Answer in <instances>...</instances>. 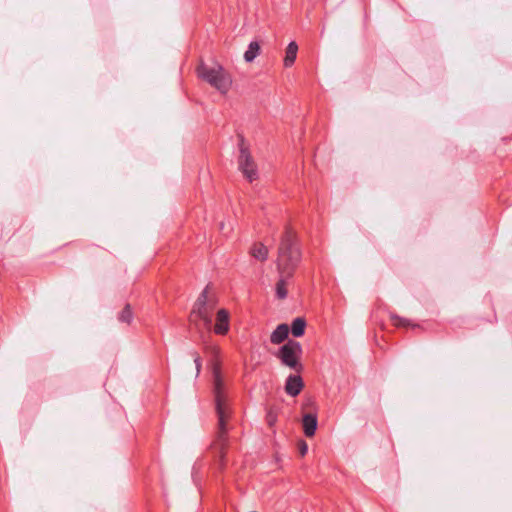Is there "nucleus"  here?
Masks as SVG:
<instances>
[{
  "mask_svg": "<svg viewBox=\"0 0 512 512\" xmlns=\"http://www.w3.org/2000/svg\"><path fill=\"white\" fill-rule=\"evenodd\" d=\"M298 450L301 456H305L308 452V445L304 440L298 442Z\"/></svg>",
  "mask_w": 512,
  "mask_h": 512,
  "instance_id": "nucleus-19",
  "label": "nucleus"
},
{
  "mask_svg": "<svg viewBox=\"0 0 512 512\" xmlns=\"http://www.w3.org/2000/svg\"><path fill=\"white\" fill-rule=\"evenodd\" d=\"M210 286L207 285L198 296L197 300L193 305L191 312V318L197 317L202 322L204 327L210 331L212 329V316L213 311L217 305V298L215 295L210 294Z\"/></svg>",
  "mask_w": 512,
  "mask_h": 512,
  "instance_id": "nucleus-4",
  "label": "nucleus"
},
{
  "mask_svg": "<svg viewBox=\"0 0 512 512\" xmlns=\"http://www.w3.org/2000/svg\"><path fill=\"white\" fill-rule=\"evenodd\" d=\"M194 363H195V366H196L197 374H199L200 370H201V367H202V364H201V358H200V356L198 354H195Z\"/></svg>",
  "mask_w": 512,
  "mask_h": 512,
  "instance_id": "nucleus-20",
  "label": "nucleus"
},
{
  "mask_svg": "<svg viewBox=\"0 0 512 512\" xmlns=\"http://www.w3.org/2000/svg\"><path fill=\"white\" fill-rule=\"evenodd\" d=\"M230 329V314L226 309L218 310L216 314V323L213 331L217 335H226Z\"/></svg>",
  "mask_w": 512,
  "mask_h": 512,
  "instance_id": "nucleus-7",
  "label": "nucleus"
},
{
  "mask_svg": "<svg viewBox=\"0 0 512 512\" xmlns=\"http://www.w3.org/2000/svg\"><path fill=\"white\" fill-rule=\"evenodd\" d=\"M249 254L256 260L265 262L268 258L269 251L263 243L256 242L251 246Z\"/></svg>",
  "mask_w": 512,
  "mask_h": 512,
  "instance_id": "nucleus-12",
  "label": "nucleus"
},
{
  "mask_svg": "<svg viewBox=\"0 0 512 512\" xmlns=\"http://www.w3.org/2000/svg\"><path fill=\"white\" fill-rule=\"evenodd\" d=\"M133 319V312L130 304H126L125 307L118 315V320L122 323L130 324Z\"/></svg>",
  "mask_w": 512,
  "mask_h": 512,
  "instance_id": "nucleus-17",
  "label": "nucleus"
},
{
  "mask_svg": "<svg viewBox=\"0 0 512 512\" xmlns=\"http://www.w3.org/2000/svg\"><path fill=\"white\" fill-rule=\"evenodd\" d=\"M318 426V419L316 413H306L302 418V428L306 437L315 435Z\"/></svg>",
  "mask_w": 512,
  "mask_h": 512,
  "instance_id": "nucleus-10",
  "label": "nucleus"
},
{
  "mask_svg": "<svg viewBox=\"0 0 512 512\" xmlns=\"http://www.w3.org/2000/svg\"><path fill=\"white\" fill-rule=\"evenodd\" d=\"M390 319H391L393 325H395L396 327H404V328H407V327H411V328L417 327L418 328L419 327L418 324H413L409 319L403 318L394 313L390 314Z\"/></svg>",
  "mask_w": 512,
  "mask_h": 512,
  "instance_id": "nucleus-16",
  "label": "nucleus"
},
{
  "mask_svg": "<svg viewBox=\"0 0 512 512\" xmlns=\"http://www.w3.org/2000/svg\"><path fill=\"white\" fill-rule=\"evenodd\" d=\"M301 258L297 235L290 227H286L278 246L277 270L288 271L291 274V271L296 270Z\"/></svg>",
  "mask_w": 512,
  "mask_h": 512,
  "instance_id": "nucleus-2",
  "label": "nucleus"
},
{
  "mask_svg": "<svg viewBox=\"0 0 512 512\" xmlns=\"http://www.w3.org/2000/svg\"><path fill=\"white\" fill-rule=\"evenodd\" d=\"M297 52H298L297 43L295 41H291L286 48V54H285V58H284V66L285 67H291L294 64L296 57H297Z\"/></svg>",
  "mask_w": 512,
  "mask_h": 512,
  "instance_id": "nucleus-13",
  "label": "nucleus"
},
{
  "mask_svg": "<svg viewBox=\"0 0 512 512\" xmlns=\"http://www.w3.org/2000/svg\"><path fill=\"white\" fill-rule=\"evenodd\" d=\"M196 71L199 78L206 81L223 94L227 93L231 87L232 80L229 74L219 64L208 66L204 62H201L197 66Z\"/></svg>",
  "mask_w": 512,
  "mask_h": 512,
  "instance_id": "nucleus-3",
  "label": "nucleus"
},
{
  "mask_svg": "<svg viewBox=\"0 0 512 512\" xmlns=\"http://www.w3.org/2000/svg\"><path fill=\"white\" fill-rule=\"evenodd\" d=\"M304 387V382L300 375L291 374L287 377L285 383V392L292 397L299 395Z\"/></svg>",
  "mask_w": 512,
  "mask_h": 512,
  "instance_id": "nucleus-9",
  "label": "nucleus"
},
{
  "mask_svg": "<svg viewBox=\"0 0 512 512\" xmlns=\"http://www.w3.org/2000/svg\"><path fill=\"white\" fill-rule=\"evenodd\" d=\"M214 397L218 417V430L215 439L210 445V450L213 453L218 468L223 470L226 466V448L228 446L227 421L229 419V412L223 392V382L218 369L214 370Z\"/></svg>",
  "mask_w": 512,
  "mask_h": 512,
  "instance_id": "nucleus-1",
  "label": "nucleus"
},
{
  "mask_svg": "<svg viewBox=\"0 0 512 512\" xmlns=\"http://www.w3.org/2000/svg\"><path fill=\"white\" fill-rule=\"evenodd\" d=\"M211 351L213 354L217 355L219 353V348L217 346H212Z\"/></svg>",
  "mask_w": 512,
  "mask_h": 512,
  "instance_id": "nucleus-21",
  "label": "nucleus"
},
{
  "mask_svg": "<svg viewBox=\"0 0 512 512\" xmlns=\"http://www.w3.org/2000/svg\"><path fill=\"white\" fill-rule=\"evenodd\" d=\"M306 321L302 317L295 318L291 323V333L294 337H301L305 333Z\"/></svg>",
  "mask_w": 512,
  "mask_h": 512,
  "instance_id": "nucleus-14",
  "label": "nucleus"
},
{
  "mask_svg": "<svg viewBox=\"0 0 512 512\" xmlns=\"http://www.w3.org/2000/svg\"><path fill=\"white\" fill-rule=\"evenodd\" d=\"M278 413L277 410L274 407L268 408L266 412V422L269 427H273L275 423L277 422Z\"/></svg>",
  "mask_w": 512,
  "mask_h": 512,
  "instance_id": "nucleus-18",
  "label": "nucleus"
},
{
  "mask_svg": "<svg viewBox=\"0 0 512 512\" xmlns=\"http://www.w3.org/2000/svg\"><path fill=\"white\" fill-rule=\"evenodd\" d=\"M277 271L279 273V279L275 287L276 297L280 300H283L288 295L287 285L289 280L293 277L295 271H291V274H289L288 271Z\"/></svg>",
  "mask_w": 512,
  "mask_h": 512,
  "instance_id": "nucleus-8",
  "label": "nucleus"
},
{
  "mask_svg": "<svg viewBox=\"0 0 512 512\" xmlns=\"http://www.w3.org/2000/svg\"><path fill=\"white\" fill-rule=\"evenodd\" d=\"M238 149V169L241 171L244 178L252 183L259 177L257 164L250 153L249 146L246 144L244 136L241 134L238 135Z\"/></svg>",
  "mask_w": 512,
  "mask_h": 512,
  "instance_id": "nucleus-6",
  "label": "nucleus"
},
{
  "mask_svg": "<svg viewBox=\"0 0 512 512\" xmlns=\"http://www.w3.org/2000/svg\"><path fill=\"white\" fill-rule=\"evenodd\" d=\"M289 335V326L287 324H279L270 335V341L272 344L283 343Z\"/></svg>",
  "mask_w": 512,
  "mask_h": 512,
  "instance_id": "nucleus-11",
  "label": "nucleus"
},
{
  "mask_svg": "<svg viewBox=\"0 0 512 512\" xmlns=\"http://www.w3.org/2000/svg\"><path fill=\"white\" fill-rule=\"evenodd\" d=\"M302 354V345L296 340H288L278 349L275 356L280 360L282 365L290 368L296 373H300L304 369L303 364L300 361Z\"/></svg>",
  "mask_w": 512,
  "mask_h": 512,
  "instance_id": "nucleus-5",
  "label": "nucleus"
},
{
  "mask_svg": "<svg viewBox=\"0 0 512 512\" xmlns=\"http://www.w3.org/2000/svg\"><path fill=\"white\" fill-rule=\"evenodd\" d=\"M260 53V45L257 41L250 42L248 49L244 53L246 62H252Z\"/></svg>",
  "mask_w": 512,
  "mask_h": 512,
  "instance_id": "nucleus-15",
  "label": "nucleus"
}]
</instances>
